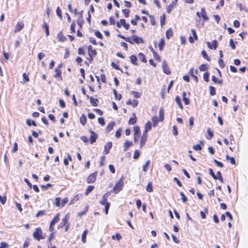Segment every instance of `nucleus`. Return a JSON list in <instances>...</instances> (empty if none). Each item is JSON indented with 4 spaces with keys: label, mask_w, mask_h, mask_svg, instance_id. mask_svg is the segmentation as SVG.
<instances>
[{
    "label": "nucleus",
    "mask_w": 248,
    "mask_h": 248,
    "mask_svg": "<svg viewBox=\"0 0 248 248\" xmlns=\"http://www.w3.org/2000/svg\"><path fill=\"white\" fill-rule=\"evenodd\" d=\"M175 101L177 104V105L179 106V107L182 109L183 108V106L181 103V99L178 96H177L176 97H175Z\"/></svg>",
    "instance_id": "34"
},
{
    "label": "nucleus",
    "mask_w": 248,
    "mask_h": 248,
    "mask_svg": "<svg viewBox=\"0 0 248 248\" xmlns=\"http://www.w3.org/2000/svg\"><path fill=\"white\" fill-rule=\"evenodd\" d=\"M112 238L113 239H116L117 240H120L122 238V237L120 234L116 233L115 235L112 236Z\"/></svg>",
    "instance_id": "52"
},
{
    "label": "nucleus",
    "mask_w": 248,
    "mask_h": 248,
    "mask_svg": "<svg viewBox=\"0 0 248 248\" xmlns=\"http://www.w3.org/2000/svg\"><path fill=\"white\" fill-rule=\"evenodd\" d=\"M98 122L102 126H104L105 124L104 119L103 117H99L98 119Z\"/></svg>",
    "instance_id": "48"
},
{
    "label": "nucleus",
    "mask_w": 248,
    "mask_h": 248,
    "mask_svg": "<svg viewBox=\"0 0 248 248\" xmlns=\"http://www.w3.org/2000/svg\"><path fill=\"white\" fill-rule=\"evenodd\" d=\"M26 124L29 126H31V125H32L34 126H36L35 122L33 120H31L30 119H27L26 120Z\"/></svg>",
    "instance_id": "30"
},
{
    "label": "nucleus",
    "mask_w": 248,
    "mask_h": 248,
    "mask_svg": "<svg viewBox=\"0 0 248 248\" xmlns=\"http://www.w3.org/2000/svg\"><path fill=\"white\" fill-rule=\"evenodd\" d=\"M203 144H204V141L201 140V141H200L199 144L195 145L193 146V149L196 151H200L202 149L201 145H203Z\"/></svg>",
    "instance_id": "15"
},
{
    "label": "nucleus",
    "mask_w": 248,
    "mask_h": 248,
    "mask_svg": "<svg viewBox=\"0 0 248 248\" xmlns=\"http://www.w3.org/2000/svg\"><path fill=\"white\" fill-rule=\"evenodd\" d=\"M209 174L212 176L215 180H217V176L214 173L212 169H209Z\"/></svg>",
    "instance_id": "46"
},
{
    "label": "nucleus",
    "mask_w": 248,
    "mask_h": 248,
    "mask_svg": "<svg viewBox=\"0 0 248 248\" xmlns=\"http://www.w3.org/2000/svg\"><path fill=\"white\" fill-rule=\"evenodd\" d=\"M172 31L171 29L167 30L166 33V37L169 39L172 35Z\"/></svg>",
    "instance_id": "39"
},
{
    "label": "nucleus",
    "mask_w": 248,
    "mask_h": 248,
    "mask_svg": "<svg viewBox=\"0 0 248 248\" xmlns=\"http://www.w3.org/2000/svg\"><path fill=\"white\" fill-rule=\"evenodd\" d=\"M45 214H46L45 210H40L38 212V213L36 214L35 217H39L45 215Z\"/></svg>",
    "instance_id": "41"
},
{
    "label": "nucleus",
    "mask_w": 248,
    "mask_h": 248,
    "mask_svg": "<svg viewBox=\"0 0 248 248\" xmlns=\"http://www.w3.org/2000/svg\"><path fill=\"white\" fill-rule=\"evenodd\" d=\"M174 8V5L173 3L170 4L169 5L167 11L168 13H170L172 9Z\"/></svg>",
    "instance_id": "61"
},
{
    "label": "nucleus",
    "mask_w": 248,
    "mask_h": 248,
    "mask_svg": "<svg viewBox=\"0 0 248 248\" xmlns=\"http://www.w3.org/2000/svg\"><path fill=\"white\" fill-rule=\"evenodd\" d=\"M8 245L4 242H1L0 245V248H7Z\"/></svg>",
    "instance_id": "64"
},
{
    "label": "nucleus",
    "mask_w": 248,
    "mask_h": 248,
    "mask_svg": "<svg viewBox=\"0 0 248 248\" xmlns=\"http://www.w3.org/2000/svg\"><path fill=\"white\" fill-rule=\"evenodd\" d=\"M60 201H61L60 198L58 197L55 199V204L57 207L61 206V203Z\"/></svg>",
    "instance_id": "44"
},
{
    "label": "nucleus",
    "mask_w": 248,
    "mask_h": 248,
    "mask_svg": "<svg viewBox=\"0 0 248 248\" xmlns=\"http://www.w3.org/2000/svg\"><path fill=\"white\" fill-rule=\"evenodd\" d=\"M70 218V216L69 214L66 215V216L62 219L61 222L59 224L58 226V229H60L63 228L65 225H66L68 223L67 221Z\"/></svg>",
    "instance_id": "5"
},
{
    "label": "nucleus",
    "mask_w": 248,
    "mask_h": 248,
    "mask_svg": "<svg viewBox=\"0 0 248 248\" xmlns=\"http://www.w3.org/2000/svg\"><path fill=\"white\" fill-rule=\"evenodd\" d=\"M92 47L91 46H89L88 47L89 55L90 57H91V59H93V56H94L96 54V51L95 49H92Z\"/></svg>",
    "instance_id": "12"
},
{
    "label": "nucleus",
    "mask_w": 248,
    "mask_h": 248,
    "mask_svg": "<svg viewBox=\"0 0 248 248\" xmlns=\"http://www.w3.org/2000/svg\"><path fill=\"white\" fill-rule=\"evenodd\" d=\"M230 46L232 49H234L235 48V45L232 39H230Z\"/></svg>",
    "instance_id": "56"
},
{
    "label": "nucleus",
    "mask_w": 248,
    "mask_h": 248,
    "mask_svg": "<svg viewBox=\"0 0 248 248\" xmlns=\"http://www.w3.org/2000/svg\"><path fill=\"white\" fill-rule=\"evenodd\" d=\"M89 132L91 133V135L90 137L91 143L93 144L96 140V139L97 138V135L91 130H89Z\"/></svg>",
    "instance_id": "7"
},
{
    "label": "nucleus",
    "mask_w": 248,
    "mask_h": 248,
    "mask_svg": "<svg viewBox=\"0 0 248 248\" xmlns=\"http://www.w3.org/2000/svg\"><path fill=\"white\" fill-rule=\"evenodd\" d=\"M37 56L38 60L41 61L45 56V55L44 53L40 52L38 53Z\"/></svg>",
    "instance_id": "63"
},
{
    "label": "nucleus",
    "mask_w": 248,
    "mask_h": 248,
    "mask_svg": "<svg viewBox=\"0 0 248 248\" xmlns=\"http://www.w3.org/2000/svg\"><path fill=\"white\" fill-rule=\"evenodd\" d=\"M207 132L208 136L206 137V138L208 139V140L211 139L214 136L213 133L210 130V129L209 128L207 129Z\"/></svg>",
    "instance_id": "32"
},
{
    "label": "nucleus",
    "mask_w": 248,
    "mask_h": 248,
    "mask_svg": "<svg viewBox=\"0 0 248 248\" xmlns=\"http://www.w3.org/2000/svg\"><path fill=\"white\" fill-rule=\"evenodd\" d=\"M152 121L153 122V125L154 127H156L157 125L158 122L159 121V119H158L156 116H153L152 118Z\"/></svg>",
    "instance_id": "20"
},
{
    "label": "nucleus",
    "mask_w": 248,
    "mask_h": 248,
    "mask_svg": "<svg viewBox=\"0 0 248 248\" xmlns=\"http://www.w3.org/2000/svg\"><path fill=\"white\" fill-rule=\"evenodd\" d=\"M95 36L99 39L103 38V35L99 31H96L95 32Z\"/></svg>",
    "instance_id": "59"
},
{
    "label": "nucleus",
    "mask_w": 248,
    "mask_h": 248,
    "mask_svg": "<svg viewBox=\"0 0 248 248\" xmlns=\"http://www.w3.org/2000/svg\"><path fill=\"white\" fill-rule=\"evenodd\" d=\"M146 190L148 192H151L153 191L152 185V183L151 182H149L148 184V185H147V186L146 187Z\"/></svg>",
    "instance_id": "42"
},
{
    "label": "nucleus",
    "mask_w": 248,
    "mask_h": 248,
    "mask_svg": "<svg viewBox=\"0 0 248 248\" xmlns=\"http://www.w3.org/2000/svg\"><path fill=\"white\" fill-rule=\"evenodd\" d=\"M60 220V214L58 213L55 217L53 218L52 221H51L49 225V231L52 232L54 230L53 226L55 224L57 223Z\"/></svg>",
    "instance_id": "4"
},
{
    "label": "nucleus",
    "mask_w": 248,
    "mask_h": 248,
    "mask_svg": "<svg viewBox=\"0 0 248 248\" xmlns=\"http://www.w3.org/2000/svg\"><path fill=\"white\" fill-rule=\"evenodd\" d=\"M112 147V142H108L104 146V152L107 155L109 152V150Z\"/></svg>",
    "instance_id": "10"
},
{
    "label": "nucleus",
    "mask_w": 248,
    "mask_h": 248,
    "mask_svg": "<svg viewBox=\"0 0 248 248\" xmlns=\"http://www.w3.org/2000/svg\"><path fill=\"white\" fill-rule=\"evenodd\" d=\"M183 99L186 105L189 104V102L188 98L186 97V94H183Z\"/></svg>",
    "instance_id": "47"
},
{
    "label": "nucleus",
    "mask_w": 248,
    "mask_h": 248,
    "mask_svg": "<svg viewBox=\"0 0 248 248\" xmlns=\"http://www.w3.org/2000/svg\"><path fill=\"white\" fill-rule=\"evenodd\" d=\"M94 187L93 186H89L86 190L85 195H88L89 193H90L92 191V190L93 189Z\"/></svg>",
    "instance_id": "27"
},
{
    "label": "nucleus",
    "mask_w": 248,
    "mask_h": 248,
    "mask_svg": "<svg viewBox=\"0 0 248 248\" xmlns=\"http://www.w3.org/2000/svg\"><path fill=\"white\" fill-rule=\"evenodd\" d=\"M201 16L202 17L204 21H208L209 18L208 16H206V13L205 10L204 8H202L201 9Z\"/></svg>",
    "instance_id": "16"
},
{
    "label": "nucleus",
    "mask_w": 248,
    "mask_h": 248,
    "mask_svg": "<svg viewBox=\"0 0 248 248\" xmlns=\"http://www.w3.org/2000/svg\"><path fill=\"white\" fill-rule=\"evenodd\" d=\"M133 144L132 141L126 140L124 145V151H126L129 148V147L132 146Z\"/></svg>",
    "instance_id": "13"
},
{
    "label": "nucleus",
    "mask_w": 248,
    "mask_h": 248,
    "mask_svg": "<svg viewBox=\"0 0 248 248\" xmlns=\"http://www.w3.org/2000/svg\"><path fill=\"white\" fill-rule=\"evenodd\" d=\"M189 124L190 128H192L194 124V118L191 117L189 119Z\"/></svg>",
    "instance_id": "57"
},
{
    "label": "nucleus",
    "mask_w": 248,
    "mask_h": 248,
    "mask_svg": "<svg viewBox=\"0 0 248 248\" xmlns=\"http://www.w3.org/2000/svg\"><path fill=\"white\" fill-rule=\"evenodd\" d=\"M202 55L204 59H206L208 61H210V59L204 50L202 51Z\"/></svg>",
    "instance_id": "49"
},
{
    "label": "nucleus",
    "mask_w": 248,
    "mask_h": 248,
    "mask_svg": "<svg viewBox=\"0 0 248 248\" xmlns=\"http://www.w3.org/2000/svg\"><path fill=\"white\" fill-rule=\"evenodd\" d=\"M7 198L5 196H2L0 195V202L2 204H4L6 202Z\"/></svg>",
    "instance_id": "43"
},
{
    "label": "nucleus",
    "mask_w": 248,
    "mask_h": 248,
    "mask_svg": "<svg viewBox=\"0 0 248 248\" xmlns=\"http://www.w3.org/2000/svg\"><path fill=\"white\" fill-rule=\"evenodd\" d=\"M159 118L160 122L163 121L164 119V111L162 108H160L159 111Z\"/></svg>",
    "instance_id": "19"
},
{
    "label": "nucleus",
    "mask_w": 248,
    "mask_h": 248,
    "mask_svg": "<svg viewBox=\"0 0 248 248\" xmlns=\"http://www.w3.org/2000/svg\"><path fill=\"white\" fill-rule=\"evenodd\" d=\"M115 123L114 122H111L109 123L108 124V126H107V129L108 131H110L111 130L113 129V128L114 126L115 125Z\"/></svg>",
    "instance_id": "24"
},
{
    "label": "nucleus",
    "mask_w": 248,
    "mask_h": 248,
    "mask_svg": "<svg viewBox=\"0 0 248 248\" xmlns=\"http://www.w3.org/2000/svg\"><path fill=\"white\" fill-rule=\"evenodd\" d=\"M138 58L141 62H146V60L145 59V57L144 55L142 53H140L138 55Z\"/></svg>",
    "instance_id": "26"
},
{
    "label": "nucleus",
    "mask_w": 248,
    "mask_h": 248,
    "mask_svg": "<svg viewBox=\"0 0 248 248\" xmlns=\"http://www.w3.org/2000/svg\"><path fill=\"white\" fill-rule=\"evenodd\" d=\"M57 38L59 41L63 42L66 40V37L62 34V31L59 32L57 34Z\"/></svg>",
    "instance_id": "18"
},
{
    "label": "nucleus",
    "mask_w": 248,
    "mask_h": 248,
    "mask_svg": "<svg viewBox=\"0 0 248 248\" xmlns=\"http://www.w3.org/2000/svg\"><path fill=\"white\" fill-rule=\"evenodd\" d=\"M140 155V153L138 150H135L134 152L133 158L134 159H137Z\"/></svg>",
    "instance_id": "35"
},
{
    "label": "nucleus",
    "mask_w": 248,
    "mask_h": 248,
    "mask_svg": "<svg viewBox=\"0 0 248 248\" xmlns=\"http://www.w3.org/2000/svg\"><path fill=\"white\" fill-rule=\"evenodd\" d=\"M218 64L221 68H223L225 66L223 61L222 59H219L218 60Z\"/></svg>",
    "instance_id": "62"
},
{
    "label": "nucleus",
    "mask_w": 248,
    "mask_h": 248,
    "mask_svg": "<svg viewBox=\"0 0 248 248\" xmlns=\"http://www.w3.org/2000/svg\"><path fill=\"white\" fill-rule=\"evenodd\" d=\"M213 161H214V163H216V164L217 166H218L219 167H221V168H222L223 167V164L221 162H219V161H217V160H216L215 159H214L213 160Z\"/></svg>",
    "instance_id": "50"
},
{
    "label": "nucleus",
    "mask_w": 248,
    "mask_h": 248,
    "mask_svg": "<svg viewBox=\"0 0 248 248\" xmlns=\"http://www.w3.org/2000/svg\"><path fill=\"white\" fill-rule=\"evenodd\" d=\"M122 131V130L121 128H119L116 131L115 133V137L116 138H119L121 137Z\"/></svg>",
    "instance_id": "45"
},
{
    "label": "nucleus",
    "mask_w": 248,
    "mask_h": 248,
    "mask_svg": "<svg viewBox=\"0 0 248 248\" xmlns=\"http://www.w3.org/2000/svg\"><path fill=\"white\" fill-rule=\"evenodd\" d=\"M56 14L57 15V16L60 18H62V12H61V10L60 8L59 7H58L57 8V9H56Z\"/></svg>",
    "instance_id": "51"
},
{
    "label": "nucleus",
    "mask_w": 248,
    "mask_h": 248,
    "mask_svg": "<svg viewBox=\"0 0 248 248\" xmlns=\"http://www.w3.org/2000/svg\"><path fill=\"white\" fill-rule=\"evenodd\" d=\"M109 192L106 193L105 194L103 195L101 200L99 202V203L101 205L105 206V210L106 214H108V209L110 205V204L109 202H107L108 198L109 196Z\"/></svg>",
    "instance_id": "1"
},
{
    "label": "nucleus",
    "mask_w": 248,
    "mask_h": 248,
    "mask_svg": "<svg viewBox=\"0 0 248 248\" xmlns=\"http://www.w3.org/2000/svg\"><path fill=\"white\" fill-rule=\"evenodd\" d=\"M209 74L208 73H205L204 74H203V79L204 80L207 82L208 81V80H209Z\"/></svg>",
    "instance_id": "60"
},
{
    "label": "nucleus",
    "mask_w": 248,
    "mask_h": 248,
    "mask_svg": "<svg viewBox=\"0 0 248 248\" xmlns=\"http://www.w3.org/2000/svg\"><path fill=\"white\" fill-rule=\"evenodd\" d=\"M162 68L163 72L167 75L170 74V71L168 66L167 62L164 61L162 63Z\"/></svg>",
    "instance_id": "8"
},
{
    "label": "nucleus",
    "mask_w": 248,
    "mask_h": 248,
    "mask_svg": "<svg viewBox=\"0 0 248 248\" xmlns=\"http://www.w3.org/2000/svg\"><path fill=\"white\" fill-rule=\"evenodd\" d=\"M97 172L91 173L87 178V182L88 184L94 183L96 180Z\"/></svg>",
    "instance_id": "6"
},
{
    "label": "nucleus",
    "mask_w": 248,
    "mask_h": 248,
    "mask_svg": "<svg viewBox=\"0 0 248 248\" xmlns=\"http://www.w3.org/2000/svg\"><path fill=\"white\" fill-rule=\"evenodd\" d=\"M208 69V65L206 64H202L199 67V69L201 71H205Z\"/></svg>",
    "instance_id": "33"
},
{
    "label": "nucleus",
    "mask_w": 248,
    "mask_h": 248,
    "mask_svg": "<svg viewBox=\"0 0 248 248\" xmlns=\"http://www.w3.org/2000/svg\"><path fill=\"white\" fill-rule=\"evenodd\" d=\"M126 104H127V105H132L133 107H135L138 105V100H137L135 99H134L133 100L129 99L126 102Z\"/></svg>",
    "instance_id": "14"
},
{
    "label": "nucleus",
    "mask_w": 248,
    "mask_h": 248,
    "mask_svg": "<svg viewBox=\"0 0 248 248\" xmlns=\"http://www.w3.org/2000/svg\"><path fill=\"white\" fill-rule=\"evenodd\" d=\"M147 139L141 137L140 140V148H141L145 144Z\"/></svg>",
    "instance_id": "36"
},
{
    "label": "nucleus",
    "mask_w": 248,
    "mask_h": 248,
    "mask_svg": "<svg viewBox=\"0 0 248 248\" xmlns=\"http://www.w3.org/2000/svg\"><path fill=\"white\" fill-rule=\"evenodd\" d=\"M68 198H67V197L64 198L62 200V202L61 203V207L64 206L65 205V204H66L68 202Z\"/></svg>",
    "instance_id": "54"
},
{
    "label": "nucleus",
    "mask_w": 248,
    "mask_h": 248,
    "mask_svg": "<svg viewBox=\"0 0 248 248\" xmlns=\"http://www.w3.org/2000/svg\"><path fill=\"white\" fill-rule=\"evenodd\" d=\"M165 45L164 41L163 39H161L159 44H158V47L160 50L163 49V46Z\"/></svg>",
    "instance_id": "40"
},
{
    "label": "nucleus",
    "mask_w": 248,
    "mask_h": 248,
    "mask_svg": "<svg viewBox=\"0 0 248 248\" xmlns=\"http://www.w3.org/2000/svg\"><path fill=\"white\" fill-rule=\"evenodd\" d=\"M130 61L131 62L135 65H137L138 64L137 63V57L135 55H132L130 57Z\"/></svg>",
    "instance_id": "23"
},
{
    "label": "nucleus",
    "mask_w": 248,
    "mask_h": 248,
    "mask_svg": "<svg viewBox=\"0 0 248 248\" xmlns=\"http://www.w3.org/2000/svg\"><path fill=\"white\" fill-rule=\"evenodd\" d=\"M180 195L182 197V200L183 202H186L187 200V198L186 197L184 193L182 192H181Z\"/></svg>",
    "instance_id": "53"
},
{
    "label": "nucleus",
    "mask_w": 248,
    "mask_h": 248,
    "mask_svg": "<svg viewBox=\"0 0 248 248\" xmlns=\"http://www.w3.org/2000/svg\"><path fill=\"white\" fill-rule=\"evenodd\" d=\"M206 44L209 48L216 49L217 47V40H215L212 41V44L209 42H206Z\"/></svg>",
    "instance_id": "9"
},
{
    "label": "nucleus",
    "mask_w": 248,
    "mask_h": 248,
    "mask_svg": "<svg viewBox=\"0 0 248 248\" xmlns=\"http://www.w3.org/2000/svg\"><path fill=\"white\" fill-rule=\"evenodd\" d=\"M150 163H151V162H150V160H148L146 161L145 164L142 167V170L144 172L147 171V168L150 165Z\"/></svg>",
    "instance_id": "25"
},
{
    "label": "nucleus",
    "mask_w": 248,
    "mask_h": 248,
    "mask_svg": "<svg viewBox=\"0 0 248 248\" xmlns=\"http://www.w3.org/2000/svg\"><path fill=\"white\" fill-rule=\"evenodd\" d=\"M80 123L83 125H85L86 123V117L84 115L82 114V115L80 117Z\"/></svg>",
    "instance_id": "28"
},
{
    "label": "nucleus",
    "mask_w": 248,
    "mask_h": 248,
    "mask_svg": "<svg viewBox=\"0 0 248 248\" xmlns=\"http://www.w3.org/2000/svg\"><path fill=\"white\" fill-rule=\"evenodd\" d=\"M134 131V136H139L140 134V128L139 126H136L133 128Z\"/></svg>",
    "instance_id": "29"
},
{
    "label": "nucleus",
    "mask_w": 248,
    "mask_h": 248,
    "mask_svg": "<svg viewBox=\"0 0 248 248\" xmlns=\"http://www.w3.org/2000/svg\"><path fill=\"white\" fill-rule=\"evenodd\" d=\"M24 27V24L22 22H18L15 27V29L14 30V32L16 33L18 31H20Z\"/></svg>",
    "instance_id": "11"
},
{
    "label": "nucleus",
    "mask_w": 248,
    "mask_h": 248,
    "mask_svg": "<svg viewBox=\"0 0 248 248\" xmlns=\"http://www.w3.org/2000/svg\"><path fill=\"white\" fill-rule=\"evenodd\" d=\"M152 128V124L151 122L148 121L145 124L144 126V130L146 131H150Z\"/></svg>",
    "instance_id": "21"
},
{
    "label": "nucleus",
    "mask_w": 248,
    "mask_h": 248,
    "mask_svg": "<svg viewBox=\"0 0 248 248\" xmlns=\"http://www.w3.org/2000/svg\"><path fill=\"white\" fill-rule=\"evenodd\" d=\"M123 177H122L115 184L113 188V191L115 193H118L122 189L123 184L122 183Z\"/></svg>",
    "instance_id": "3"
},
{
    "label": "nucleus",
    "mask_w": 248,
    "mask_h": 248,
    "mask_svg": "<svg viewBox=\"0 0 248 248\" xmlns=\"http://www.w3.org/2000/svg\"><path fill=\"white\" fill-rule=\"evenodd\" d=\"M75 26L76 23H75V22H73L70 26V30L73 33L75 32Z\"/></svg>",
    "instance_id": "58"
},
{
    "label": "nucleus",
    "mask_w": 248,
    "mask_h": 248,
    "mask_svg": "<svg viewBox=\"0 0 248 248\" xmlns=\"http://www.w3.org/2000/svg\"><path fill=\"white\" fill-rule=\"evenodd\" d=\"M90 102L93 106L95 107L97 106L98 101L97 99L91 97Z\"/></svg>",
    "instance_id": "22"
},
{
    "label": "nucleus",
    "mask_w": 248,
    "mask_h": 248,
    "mask_svg": "<svg viewBox=\"0 0 248 248\" xmlns=\"http://www.w3.org/2000/svg\"><path fill=\"white\" fill-rule=\"evenodd\" d=\"M33 236L34 238L37 240H40V239H44L45 238L42 235V231L40 227L35 229V231L33 233Z\"/></svg>",
    "instance_id": "2"
},
{
    "label": "nucleus",
    "mask_w": 248,
    "mask_h": 248,
    "mask_svg": "<svg viewBox=\"0 0 248 248\" xmlns=\"http://www.w3.org/2000/svg\"><path fill=\"white\" fill-rule=\"evenodd\" d=\"M133 40L134 42H135L136 43H137V44H140V43H143V40H142V38L136 36V35H134L133 36Z\"/></svg>",
    "instance_id": "17"
},
{
    "label": "nucleus",
    "mask_w": 248,
    "mask_h": 248,
    "mask_svg": "<svg viewBox=\"0 0 248 248\" xmlns=\"http://www.w3.org/2000/svg\"><path fill=\"white\" fill-rule=\"evenodd\" d=\"M123 13L124 14L125 17H128L129 15V10L127 9H124L123 10Z\"/></svg>",
    "instance_id": "55"
},
{
    "label": "nucleus",
    "mask_w": 248,
    "mask_h": 248,
    "mask_svg": "<svg viewBox=\"0 0 248 248\" xmlns=\"http://www.w3.org/2000/svg\"><path fill=\"white\" fill-rule=\"evenodd\" d=\"M87 233H88V230H85L82 234L81 238H82V241L83 243H85L86 241V235H87Z\"/></svg>",
    "instance_id": "31"
},
{
    "label": "nucleus",
    "mask_w": 248,
    "mask_h": 248,
    "mask_svg": "<svg viewBox=\"0 0 248 248\" xmlns=\"http://www.w3.org/2000/svg\"><path fill=\"white\" fill-rule=\"evenodd\" d=\"M133 115L134 116V117L130 118L128 123L130 124H134L136 123V118L135 117V115L134 113Z\"/></svg>",
    "instance_id": "37"
},
{
    "label": "nucleus",
    "mask_w": 248,
    "mask_h": 248,
    "mask_svg": "<svg viewBox=\"0 0 248 248\" xmlns=\"http://www.w3.org/2000/svg\"><path fill=\"white\" fill-rule=\"evenodd\" d=\"M43 27L46 30V35L47 36L49 35V29H48V25L45 22L44 23V26H43Z\"/></svg>",
    "instance_id": "38"
}]
</instances>
